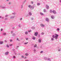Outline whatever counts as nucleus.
Returning a JSON list of instances; mask_svg holds the SVG:
<instances>
[{
  "mask_svg": "<svg viewBox=\"0 0 61 61\" xmlns=\"http://www.w3.org/2000/svg\"><path fill=\"white\" fill-rule=\"evenodd\" d=\"M23 15L25 16V17H27V16H28L29 15L27 14V13H26V12H25L24 13Z\"/></svg>",
  "mask_w": 61,
  "mask_h": 61,
  "instance_id": "nucleus-1",
  "label": "nucleus"
},
{
  "mask_svg": "<svg viewBox=\"0 0 61 61\" xmlns=\"http://www.w3.org/2000/svg\"><path fill=\"white\" fill-rule=\"evenodd\" d=\"M55 39H57V37L58 36V35L56 34H55Z\"/></svg>",
  "mask_w": 61,
  "mask_h": 61,
  "instance_id": "nucleus-2",
  "label": "nucleus"
},
{
  "mask_svg": "<svg viewBox=\"0 0 61 61\" xmlns=\"http://www.w3.org/2000/svg\"><path fill=\"white\" fill-rule=\"evenodd\" d=\"M9 54V52L8 51H7L5 53V55H8Z\"/></svg>",
  "mask_w": 61,
  "mask_h": 61,
  "instance_id": "nucleus-3",
  "label": "nucleus"
},
{
  "mask_svg": "<svg viewBox=\"0 0 61 61\" xmlns=\"http://www.w3.org/2000/svg\"><path fill=\"white\" fill-rule=\"evenodd\" d=\"M5 8V7H3L2 5H0V8Z\"/></svg>",
  "mask_w": 61,
  "mask_h": 61,
  "instance_id": "nucleus-4",
  "label": "nucleus"
},
{
  "mask_svg": "<svg viewBox=\"0 0 61 61\" xmlns=\"http://www.w3.org/2000/svg\"><path fill=\"white\" fill-rule=\"evenodd\" d=\"M28 14L30 16H31V11H29V10L28 11Z\"/></svg>",
  "mask_w": 61,
  "mask_h": 61,
  "instance_id": "nucleus-5",
  "label": "nucleus"
},
{
  "mask_svg": "<svg viewBox=\"0 0 61 61\" xmlns=\"http://www.w3.org/2000/svg\"><path fill=\"white\" fill-rule=\"evenodd\" d=\"M15 17V15H14L13 17H11L10 18V19H13V18H14Z\"/></svg>",
  "mask_w": 61,
  "mask_h": 61,
  "instance_id": "nucleus-6",
  "label": "nucleus"
},
{
  "mask_svg": "<svg viewBox=\"0 0 61 61\" xmlns=\"http://www.w3.org/2000/svg\"><path fill=\"white\" fill-rule=\"evenodd\" d=\"M37 35H38V33L37 32H36L34 34V35L35 36H37Z\"/></svg>",
  "mask_w": 61,
  "mask_h": 61,
  "instance_id": "nucleus-7",
  "label": "nucleus"
},
{
  "mask_svg": "<svg viewBox=\"0 0 61 61\" xmlns=\"http://www.w3.org/2000/svg\"><path fill=\"white\" fill-rule=\"evenodd\" d=\"M52 12L53 14H55L56 13V12L55 10H53L52 11Z\"/></svg>",
  "mask_w": 61,
  "mask_h": 61,
  "instance_id": "nucleus-8",
  "label": "nucleus"
},
{
  "mask_svg": "<svg viewBox=\"0 0 61 61\" xmlns=\"http://www.w3.org/2000/svg\"><path fill=\"white\" fill-rule=\"evenodd\" d=\"M40 25L41 26H42V27H44L45 26L44 25H43V24H41Z\"/></svg>",
  "mask_w": 61,
  "mask_h": 61,
  "instance_id": "nucleus-9",
  "label": "nucleus"
},
{
  "mask_svg": "<svg viewBox=\"0 0 61 61\" xmlns=\"http://www.w3.org/2000/svg\"><path fill=\"white\" fill-rule=\"evenodd\" d=\"M4 43V42L3 41H0V45H2Z\"/></svg>",
  "mask_w": 61,
  "mask_h": 61,
  "instance_id": "nucleus-10",
  "label": "nucleus"
},
{
  "mask_svg": "<svg viewBox=\"0 0 61 61\" xmlns=\"http://www.w3.org/2000/svg\"><path fill=\"white\" fill-rule=\"evenodd\" d=\"M46 7L47 9H48V8H49V6L48 5H46Z\"/></svg>",
  "mask_w": 61,
  "mask_h": 61,
  "instance_id": "nucleus-11",
  "label": "nucleus"
},
{
  "mask_svg": "<svg viewBox=\"0 0 61 61\" xmlns=\"http://www.w3.org/2000/svg\"><path fill=\"white\" fill-rule=\"evenodd\" d=\"M6 33L4 32L3 33V35H4V36H5L6 35Z\"/></svg>",
  "mask_w": 61,
  "mask_h": 61,
  "instance_id": "nucleus-12",
  "label": "nucleus"
},
{
  "mask_svg": "<svg viewBox=\"0 0 61 61\" xmlns=\"http://www.w3.org/2000/svg\"><path fill=\"white\" fill-rule=\"evenodd\" d=\"M51 18H52V19H54V18H54V17L53 16H51Z\"/></svg>",
  "mask_w": 61,
  "mask_h": 61,
  "instance_id": "nucleus-13",
  "label": "nucleus"
},
{
  "mask_svg": "<svg viewBox=\"0 0 61 61\" xmlns=\"http://www.w3.org/2000/svg\"><path fill=\"white\" fill-rule=\"evenodd\" d=\"M25 34L26 35H27L28 34V32L27 31H26L25 32Z\"/></svg>",
  "mask_w": 61,
  "mask_h": 61,
  "instance_id": "nucleus-14",
  "label": "nucleus"
},
{
  "mask_svg": "<svg viewBox=\"0 0 61 61\" xmlns=\"http://www.w3.org/2000/svg\"><path fill=\"white\" fill-rule=\"evenodd\" d=\"M39 43H41V39H39Z\"/></svg>",
  "mask_w": 61,
  "mask_h": 61,
  "instance_id": "nucleus-15",
  "label": "nucleus"
},
{
  "mask_svg": "<svg viewBox=\"0 0 61 61\" xmlns=\"http://www.w3.org/2000/svg\"><path fill=\"white\" fill-rule=\"evenodd\" d=\"M0 18H2V19H3L4 18V17H2L1 16H0Z\"/></svg>",
  "mask_w": 61,
  "mask_h": 61,
  "instance_id": "nucleus-16",
  "label": "nucleus"
},
{
  "mask_svg": "<svg viewBox=\"0 0 61 61\" xmlns=\"http://www.w3.org/2000/svg\"><path fill=\"white\" fill-rule=\"evenodd\" d=\"M46 21H48V18H46Z\"/></svg>",
  "mask_w": 61,
  "mask_h": 61,
  "instance_id": "nucleus-17",
  "label": "nucleus"
},
{
  "mask_svg": "<svg viewBox=\"0 0 61 61\" xmlns=\"http://www.w3.org/2000/svg\"><path fill=\"white\" fill-rule=\"evenodd\" d=\"M6 47H9V45H8L7 44L6 45Z\"/></svg>",
  "mask_w": 61,
  "mask_h": 61,
  "instance_id": "nucleus-18",
  "label": "nucleus"
},
{
  "mask_svg": "<svg viewBox=\"0 0 61 61\" xmlns=\"http://www.w3.org/2000/svg\"><path fill=\"white\" fill-rule=\"evenodd\" d=\"M25 55L26 56H27L28 55V54L27 53H26L25 54Z\"/></svg>",
  "mask_w": 61,
  "mask_h": 61,
  "instance_id": "nucleus-19",
  "label": "nucleus"
},
{
  "mask_svg": "<svg viewBox=\"0 0 61 61\" xmlns=\"http://www.w3.org/2000/svg\"><path fill=\"white\" fill-rule=\"evenodd\" d=\"M36 38L33 37L32 38V39H36Z\"/></svg>",
  "mask_w": 61,
  "mask_h": 61,
  "instance_id": "nucleus-20",
  "label": "nucleus"
},
{
  "mask_svg": "<svg viewBox=\"0 0 61 61\" xmlns=\"http://www.w3.org/2000/svg\"><path fill=\"white\" fill-rule=\"evenodd\" d=\"M18 26L19 27H21V25L20 24H19L18 25Z\"/></svg>",
  "mask_w": 61,
  "mask_h": 61,
  "instance_id": "nucleus-21",
  "label": "nucleus"
},
{
  "mask_svg": "<svg viewBox=\"0 0 61 61\" xmlns=\"http://www.w3.org/2000/svg\"><path fill=\"white\" fill-rule=\"evenodd\" d=\"M28 7H29V8H31V5H29L28 6Z\"/></svg>",
  "mask_w": 61,
  "mask_h": 61,
  "instance_id": "nucleus-22",
  "label": "nucleus"
},
{
  "mask_svg": "<svg viewBox=\"0 0 61 61\" xmlns=\"http://www.w3.org/2000/svg\"><path fill=\"white\" fill-rule=\"evenodd\" d=\"M10 42H12L13 41V40L12 39H11L10 40Z\"/></svg>",
  "mask_w": 61,
  "mask_h": 61,
  "instance_id": "nucleus-23",
  "label": "nucleus"
},
{
  "mask_svg": "<svg viewBox=\"0 0 61 61\" xmlns=\"http://www.w3.org/2000/svg\"><path fill=\"white\" fill-rule=\"evenodd\" d=\"M23 5H22L21 6V8H23Z\"/></svg>",
  "mask_w": 61,
  "mask_h": 61,
  "instance_id": "nucleus-24",
  "label": "nucleus"
},
{
  "mask_svg": "<svg viewBox=\"0 0 61 61\" xmlns=\"http://www.w3.org/2000/svg\"><path fill=\"white\" fill-rule=\"evenodd\" d=\"M40 14L41 15H44V14H43V13H40Z\"/></svg>",
  "mask_w": 61,
  "mask_h": 61,
  "instance_id": "nucleus-25",
  "label": "nucleus"
},
{
  "mask_svg": "<svg viewBox=\"0 0 61 61\" xmlns=\"http://www.w3.org/2000/svg\"><path fill=\"white\" fill-rule=\"evenodd\" d=\"M19 47V46H17L16 48V49H18V48Z\"/></svg>",
  "mask_w": 61,
  "mask_h": 61,
  "instance_id": "nucleus-26",
  "label": "nucleus"
},
{
  "mask_svg": "<svg viewBox=\"0 0 61 61\" xmlns=\"http://www.w3.org/2000/svg\"><path fill=\"white\" fill-rule=\"evenodd\" d=\"M13 58H14V59L15 58V56H14L13 57Z\"/></svg>",
  "mask_w": 61,
  "mask_h": 61,
  "instance_id": "nucleus-27",
  "label": "nucleus"
},
{
  "mask_svg": "<svg viewBox=\"0 0 61 61\" xmlns=\"http://www.w3.org/2000/svg\"><path fill=\"white\" fill-rule=\"evenodd\" d=\"M28 42H26V43H24V44L25 45H26V44H27V43H28Z\"/></svg>",
  "mask_w": 61,
  "mask_h": 61,
  "instance_id": "nucleus-28",
  "label": "nucleus"
},
{
  "mask_svg": "<svg viewBox=\"0 0 61 61\" xmlns=\"http://www.w3.org/2000/svg\"><path fill=\"white\" fill-rule=\"evenodd\" d=\"M51 40H52V41H53V40H54V38H51Z\"/></svg>",
  "mask_w": 61,
  "mask_h": 61,
  "instance_id": "nucleus-29",
  "label": "nucleus"
},
{
  "mask_svg": "<svg viewBox=\"0 0 61 61\" xmlns=\"http://www.w3.org/2000/svg\"><path fill=\"white\" fill-rule=\"evenodd\" d=\"M37 5H40V4L39 3H38L37 4Z\"/></svg>",
  "mask_w": 61,
  "mask_h": 61,
  "instance_id": "nucleus-30",
  "label": "nucleus"
},
{
  "mask_svg": "<svg viewBox=\"0 0 61 61\" xmlns=\"http://www.w3.org/2000/svg\"><path fill=\"white\" fill-rule=\"evenodd\" d=\"M52 37L53 38H55V36L54 35L52 36Z\"/></svg>",
  "mask_w": 61,
  "mask_h": 61,
  "instance_id": "nucleus-31",
  "label": "nucleus"
},
{
  "mask_svg": "<svg viewBox=\"0 0 61 61\" xmlns=\"http://www.w3.org/2000/svg\"><path fill=\"white\" fill-rule=\"evenodd\" d=\"M12 15H15V13H12Z\"/></svg>",
  "mask_w": 61,
  "mask_h": 61,
  "instance_id": "nucleus-32",
  "label": "nucleus"
},
{
  "mask_svg": "<svg viewBox=\"0 0 61 61\" xmlns=\"http://www.w3.org/2000/svg\"><path fill=\"white\" fill-rule=\"evenodd\" d=\"M12 51H15V49H12Z\"/></svg>",
  "mask_w": 61,
  "mask_h": 61,
  "instance_id": "nucleus-33",
  "label": "nucleus"
},
{
  "mask_svg": "<svg viewBox=\"0 0 61 61\" xmlns=\"http://www.w3.org/2000/svg\"><path fill=\"white\" fill-rule=\"evenodd\" d=\"M15 34L14 33H13V36H15Z\"/></svg>",
  "mask_w": 61,
  "mask_h": 61,
  "instance_id": "nucleus-34",
  "label": "nucleus"
},
{
  "mask_svg": "<svg viewBox=\"0 0 61 61\" xmlns=\"http://www.w3.org/2000/svg\"><path fill=\"white\" fill-rule=\"evenodd\" d=\"M57 31H59V28H57Z\"/></svg>",
  "mask_w": 61,
  "mask_h": 61,
  "instance_id": "nucleus-35",
  "label": "nucleus"
},
{
  "mask_svg": "<svg viewBox=\"0 0 61 61\" xmlns=\"http://www.w3.org/2000/svg\"><path fill=\"white\" fill-rule=\"evenodd\" d=\"M37 46L36 45H35L34 46V47H36Z\"/></svg>",
  "mask_w": 61,
  "mask_h": 61,
  "instance_id": "nucleus-36",
  "label": "nucleus"
},
{
  "mask_svg": "<svg viewBox=\"0 0 61 61\" xmlns=\"http://www.w3.org/2000/svg\"><path fill=\"white\" fill-rule=\"evenodd\" d=\"M12 45H12V44H10L9 45L10 46H12Z\"/></svg>",
  "mask_w": 61,
  "mask_h": 61,
  "instance_id": "nucleus-37",
  "label": "nucleus"
},
{
  "mask_svg": "<svg viewBox=\"0 0 61 61\" xmlns=\"http://www.w3.org/2000/svg\"><path fill=\"white\" fill-rule=\"evenodd\" d=\"M31 3L32 4H33L34 3V2H33V1H31Z\"/></svg>",
  "mask_w": 61,
  "mask_h": 61,
  "instance_id": "nucleus-38",
  "label": "nucleus"
},
{
  "mask_svg": "<svg viewBox=\"0 0 61 61\" xmlns=\"http://www.w3.org/2000/svg\"><path fill=\"white\" fill-rule=\"evenodd\" d=\"M44 12H46V10L45 9L44 10Z\"/></svg>",
  "mask_w": 61,
  "mask_h": 61,
  "instance_id": "nucleus-39",
  "label": "nucleus"
},
{
  "mask_svg": "<svg viewBox=\"0 0 61 61\" xmlns=\"http://www.w3.org/2000/svg\"><path fill=\"white\" fill-rule=\"evenodd\" d=\"M8 15H6L5 16V17H7V16H8Z\"/></svg>",
  "mask_w": 61,
  "mask_h": 61,
  "instance_id": "nucleus-40",
  "label": "nucleus"
},
{
  "mask_svg": "<svg viewBox=\"0 0 61 61\" xmlns=\"http://www.w3.org/2000/svg\"><path fill=\"white\" fill-rule=\"evenodd\" d=\"M31 9H33L34 8V7H31Z\"/></svg>",
  "mask_w": 61,
  "mask_h": 61,
  "instance_id": "nucleus-41",
  "label": "nucleus"
},
{
  "mask_svg": "<svg viewBox=\"0 0 61 61\" xmlns=\"http://www.w3.org/2000/svg\"><path fill=\"white\" fill-rule=\"evenodd\" d=\"M43 51H41L40 53H43Z\"/></svg>",
  "mask_w": 61,
  "mask_h": 61,
  "instance_id": "nucleus-42",
  "label": "nucleus"
},
{
  "mask_svg": "<svg viewBox=\"0 0 61 61\" xmlns=\"http://www.w3.org/2000/svg\"><path fill=\"white\" fill-rule=\"evenodd\" d=\"M3 30V29H1V31H2Z\"/></svg>",
  "mask_w": 61,
  "mask_h": 61,
  "instance_id": "nucleus-43",
  "label": "nucleus"
},
{
  "mask_svg": "<svg viewBox=\"0 0 61 61\" xmlns=\"http://www.w3.org/2000/svg\"><path fill=\"white\" fill-rule=\"evenodd\" d=\"M5 20H7V18H5Z\"/></svg>",
  "mask_w": 61,
  "mask_h": 61,
  "instance_id": "nucleus-44",
  "label": "nucleus"
},
{
  "mask_svg": "<svg viewBox=\"0 0 61 61\" xmlns=\"http://www.w3.org/2000/svg\"><path fill=\"white\" fill-rule=\"evenodd\" d=\"M13 31H11V34H13Z\"/></svg>",
  "mask_w": 61,
  "mask_h": 61,
  "instance_id": "nucleus-45",
  "label": "nucleus"
},
{
  "mask_svg": "<svg viewBox=\"0 0 61 61\" xmlns=\"http://www.w3.org/2000/svg\"><path fill=\"white\" fill-rule=\"evenodd\" d=\"M21 57L22 58H24V56H21Z\"/></svg>",
  "mask_w": 61,
  "mask_h": 61,
  "instance_id": "nucleus-46",
  "label": "nucleus"
},
{
  "mask_svg": "<svg viewBox=\"0 0 61 61\" xmlns=\"http://www.w3.org/2000/svg\"><path fill=\"white\" fill-rule=\"evenodd\" d=\"M31 32V30H29L28 31V32Z\"/></svg>",
  "mask_w": 61,
  "mask_h": 61,
  "instance_id": "nucleus-47",
  "label": "nucleus"
},
{
  "mask_svg": "<svg viewBox=\"0 0 61 61\" xmlns=\"http://www.w3.org/2000/svg\"><path fill=\"white\" fill-rule=\"evenodd\" d=\"M15 28V27H13L12 28V29H14Z\"/></svg>",
  "mask_w": 61,
  "mask_h": 61,
  "instance_id": "nucleus-48",
  "label": "nucleus"
},
{
  "mask_svg": "<svg viewBox=\"0 0 61 61\" xmlns=\"http://www.w3.org/2000/svg\"><path fill=\"white\" fill-rule=\"evenodd\" d=\"M31 19V20H34V19L33 18H32Z\"/></svg>",
  "mask_w": 61,
  "mask_h": 61,
  "instance_id": "nucleus-49",
  "label": "nucleus"
},
{
  "mask_svg": "<svg viewBox=\"0 0 61 61\" xmlns=\"http://www.w3.org/2000/svg\"><path fill=\"white\" fill-rule=\"evenodd\" d=\"M22 20V18H20V20Z\"/></svg>",
  "mask_w": 61,
  "mask_h": 61,
  "instance_id": "nucleus-50",
  "label": "nucleus"
},
{
  "mask_svg": "<svg viewBox=\"0 0 61 61\" xmlns=\"http://www.w3.org/2000/svg\"><path fill=\"white\" fill-rule=\"evenodd\" d=\"M33 29H35V28L34 27L33 28Z\"/></svg>",
  "mask_w": 61,
  "mask_h": 61,
  "instance_id": "nucleus-51",
  "label": "nucleus"
},
{
  "mask_svg": "<svg viewBox=\"0 0 61 61\" xmlns=\"http://www.w3.org/2000/svg\"><path fill=\"white\" fill-rule=\"evenodd\" d=\"M26 40H28V38H26Z\"/></svg>",
  "mask_w": 61,
  "mask_h": 61,
  "instance_id": "nucleus-52",
  "label": "nucleus"
},
{
  "mask_svg": "<svg viewBox=\"0 0 61 61\" xmlns=\"http://www.w3.org/2000/svg\"><path fill=\"white\" fill-rule=\"evenodd\" d=\"M15 55H17V54L16 53V52H15Z\"/></svg>",
  "mask_w": 61,
  "mask_h": 61,
  "instance_id": "nucleus-53",
  "label": "nucleus"
},
{
  "mask_svg": "<svg viewBox=\"0 0 61 61\" xmlns=\"http://www.w3.org/2000/svg\"><path fill=\"white\" fill-rule=\"evenodd\" d=\"M17 40H18V41H19V40H18V38H17L16 39Z\"/></svg>",
  "mask_w": 61,
  "mask_h": 61,
  "instance_id": "nucleus-54",
  "label": "nucleus"
},
{
  "mask_svg": "<svg viewBox=\"0 0 61 61\" xmlns=\"http://www.w3.org/2000/svg\"><path fill=\"white\" fill-rule=\"evenodd\" d=\"M50 13H52V10H50Z\"/></svg>",
  "mask_w": 61,
  "mask_h": 61,
  "instance_id": "nucleus-55",
  "label": "nucleus"
},
{
  "mask_svg": "<svg viewBox=\"0 0 61 61\" xmlns=\"http://www.w3.org/2000/svg\"><path fill=\"white\" fill-rule=\"evenodd\" d=\"M5 41L6 42H7V41L6 40H5Z\"/></svg>",
  "mask_w": 61,
  "mask_h": 61,
  "instance_id": "nucleus-56",
  "label": "nucleus"
},
{
  "mask_svg": "<svg viewBox=\"0 0 61 61\" xmlns=\"http://www.w3.org/2000/svg\"><path fill=\"white\" fill-rule=\"evenodd\" d=\"M10 4H11V3H10V2H9V5H10Z\"/></svg>",
  "mask_w": 61,
  "mask_h": 61,
  "instance_id": "nucleus-57",
  "label": "nucleus"
},
{
  "mask_svg": "<svg viewBox=\"0 0 61 61\" xmlns=\"http://www.w3.org/2000/svg\"><path fill=\"white\" fill-rule=\"evenodd\" d=\"M50 59H49V58L48 59V60H50Z\"/></svg>",
  "mask_w": 61,
  "mask_h": 61,
  "instance_id": "nucleus-58",
  "label": "nucleus"
},
{
  "mask_svg": "<svg viewBox=\"0 0 61 61\" xmlns=\"http://www.w3.org/2000/svg\"><path fill=\"white\" fill-rule=\"evenodd\" d=\"M42 35H43V34H44V33L42 32Z\"/></svg>",
  "mask_w": 61,
  "mask_h": 61,
  "instance_id": "nucleus-59",
  "label": "nucleus"
},
{
  "mask_svg": "<svg viewBox=\"0 0 61 61\" xmlns=\"http://www.w3.org/2000/svg\"><path fill=\"white\" fill-rule=\"evenodd\" d=\"M29 61L28 60H26V61Z\"/></svg>",
  "mask_w": 61,
  "mask_h": 61,
  "instance_id": "nucleus-60",
  "label": "nucleus"
},
{
  "mask_svg": "<svg viewBox=\"0 0 61 61\" xmlns=\"http://www.w3.org/2000/svg\"><path fill=\"white\" fill-rule=\"evenodd\" d=\"M38 37H40V35H39Z\"/></svg>",
  "mask_w": 61,
  "mask_h": 61,
  "instance_id": "nucleus-61",
  "label": "nucleus"
},
{
  "mask_svg": "<svg viewBox=\"0 0 61 61\" xmlns=\"http://www.w3.org/2000/svg\"><path fill=\"white\" fill-rule=\"evenodd\" d=\"M58 51H60V50H59Z\"/></svg>",
  "mask_w": 61,
  "mask_h": 61,
  "instance_id": "nucleus-62",
  "label": "nucleus"
},
{
  "mask_svg": "<svg viewBox=\"0 0 61 61\" xmlns=\"http://www.w3.org/2000/svg\"><path fill=\"white\" fill-rule=\"evenodd\" d=\"M34 51H36V50H34Z\"/></svg>",
  "mask_w": 61,
  "mask_h": 61,
  "instance_id": "nucleus-63",
  "label": "nucleus"
},
{
  "mask_svg": "<svg viewBox=\"0 0 61 61\" xmlns=\"http://www.w3.org/2000/svg\"><path fill=\"white\" fill-rule=\"evenodd\" d=\"M60 2H61V0H60Z\"/></svg>",
  "mask_w": 61,
  "mask_h": 61,
  "instance_id": "nucleus-64",
  "label": "nucleus"
}]
</instances>
